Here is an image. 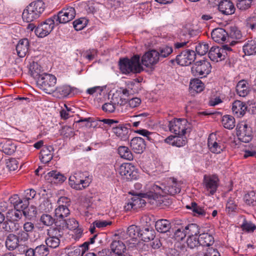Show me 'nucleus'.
Returning <instances> with one entry per match:
<instances>
[{
    "mask_svg": "<svg viewBox=\"0 0 256 256\" xmlns=\"http://www.w3.org/2000/svg\"><path fill=\"white\" fill-rule=\"evenodd\" d=\"M158 53L153 50L146 52L142 58V63L146 67L156 64L160 60Z\"/></svg>",
    "mask_w": 256,
    "mask_h": 256,
    "instance_id": "a211bd4d",
    "label": "nucleus"
},
{
    "mask_svg": "<svg viewBox=\"0 0 256 256\" xmlns=\"http://www.w3.org/2000/svg\"><path fill=\"white\" fill-rule=\"evenodd\" d=\"M243 51L247 55L255 54L256 53V41L253 40H248L243 46Z\"/></svg>",
    "mask_w": 256,
    "mask_h": 256,
    "instance_id": "a19ab883",
    "label": "nucleus"
},
{
    "mask_svg": "<svg viewBox=\"0 0 256 256\" xmlns=\"http://www.w3.org/2000/svg\"><path fill=\"white\" fill-rule=\"evenodd\" d=\"M186 236L184 227L181 226L177 228L174 234V237L177 241L182 240Z\"/></svg>",
    "mask_w": 256,
    "mask_h": 256,
    "instance_id": "052dcab7",
    "label": "nucleus"
},
{
    "mask_svg": "<svg viewBox=\"0 0 256 256\" xmlns=\"http://www.w3.org/2000/svg\"><path fill=\"white\" fill-rule=\"evenodd\" d=\"M119 67L121 72L126 74L130 72L140 73L142 70L138 55H134L130 59L127 58H120Z\"/></svg>",
    "mask_w": 256,
    "mask_h": 256,
    "instance_id": "20e7f679",
    "label": "nucleus"
},
{
    "mask_svg": "<svg viewBox=\"0 0 256 256\" xmlns=\"http://www.w3.org/2000/svg\"><path fill=\"white\" fill-rule=\"evenodd\" d=\"M236 134L238 139L242 142H248L252 138L251 127L246 122H242L236 127Z\"/></svg>",
    "mask_w": 256,
    "mask_h": 256,
    "instance_id": "9b49d317",
    "label": "nucleus"
},
{
    "mask_svg": "<svg viewBox=\"0 0 256 256\" xmlns=\"http://www.w3.org/2000/svg\"><path fill=\"white\" fill-rule=\"evenodd\" d=\"M155 228L158 232L165 233L170 230L171 228V224L168 220L162 219L156 222Z\"/></svg>",
    "mask_w": 256,
    "mask_h": 256,
    "instance_id": "c9c22d12",
    "label": "nucleus"
},
{
    "mask_svg": "<svg viewBox=\"0 0 256 256\" xmlns=\"http://www.w3.org/2000/svg\"><path fill=\"white\" fill-rule=\"evenodd\" d=\"M208 57L211 60L218 62L224 60L225 54L223 50L218 46H212L208 52Z\"/></svg>",
    "mask_w": 256,
    "mask_h": 256,
    "instance_id": "a878e982",
    "label": "nucleus"
},
{
    "mask_svg": "<svg viewBox=\"0 0 256 256\" xmlns=\"http://www.w3.org/2000/svg\"><path fill=\"white\" fill-rule=\"evenodd\" d=\"M186 242L188 246L190 248H194L200 245L199 237L198 238L197 236H188Z\"/></svg>",
    "mask_w": 256,
    "mask_h": 256,
    "instance_id": "e2e57ef3",
    "label": "nucleus"
},
{
    "mask_svg": "<svg viewBox=\"0 0 256 256\" xmlns=\"http://www.w3.org/2000/svg\"><path fill=\"white\" fill-rule=\"evenodd\" d=\"M6 166L10 171H14L18 169V162L14 158H10L6 160Z\"/></svg>",
    "mask_w": 256,
    "mask_h": 256,
    "instance_id": "0e129e2a",
    "label": "nucleus"
},
{
    "mask_svg": "<svg viewBox=\"0 0 256 256\" xmlns=\"http://www.w3.org/2000/svg\"><path fill=\"white\" fill-rule=\"evenodd\" d=\"M222 122L223 126L228 130H232L235 126V119L230 115L224 116L222 118Z\"/></svg>",
    "mask_w": 256,
    "mask_h": 256,
    "instance_id": "c03bdc74",
    "label": "nucleus"
},
{
    "mask_svg": "<svg viewBox=\"0 0 256 256\" xmlns=\"http://www.w3.org/2000/svg\"><path fill=\"white\" fill-rule=\"evenodd\" d=\"M172 48L168 46H164L160 47L157 50V52L158 53L160 60L162 58L168 56L172 53Z\"/></svg>",
    "mask_w": 256,
    "mask_h": 256,
    "instance_id": "8fccbe9b",
    "label": "nucleus"
},
{
    "mask_svg": "<svg viewBox=\"0 0 256 256\" xmlns=\"http://www.w3.org/2000/svg\"><path fill=\"white\" fill-rule=\"evenodd\" d=\"M140 81H129L126 83V88H123L122 94L126 96H128L134 94L138 93L140 90Z\"/></svg>",
    "mask_w": 256,
    "mask_h": 256,
    "instance_id": "393cba45",
    "label": "nucleus"
},
{
    "mask_svg": "<svg viewBox=\"0 0 256 256\" xmlns=\"http://www.w3.org/2000/svg\"><path fill=\"white\" fill-rule=\"evenodd\" d=\"M110 250L112 256L121 255L124 254L126 251V246L121 240H113L110 244Z\"/></svg>",
    "mask_w": 256,
    "mask_h": 256,
    "instance_id": "5701e85b",
    "label": "nucleus"
},
{
    "mask_svg": "<svg viewBox=\"0 0 256 256\" xmlns=\"http://www.w3.org/2000/svg\"><path fill=\"white\" fill-rule=\"evenodd\" d=\"M5 244L8 249L12 250L18 246H21L16 237V235L14 234H10L6 238Z\"/></svg>",
    "mask_w": 256,
    "mask_h": 256,
    "instance_id": "f704fd0d",
    "label": "nucleus"
},
{
    "mask_svg": "<svg viewBox=\"0 0 256 256\" xmlns=\"http://www.w3.org/2000/svg\"><path fill=\"white\" fill-rule=\"evenodd\" d=\"M141 230L139 226L136 225H131L127 228L126 233H120V237L122 240L130 238L132 242H136L138 238H140Z\"/></svg>",
    "mask_w": 256,
    "mask_h": 256,
    "instance_id": "f3484780",
    "label": "nucleus"
},
{
    "mask_svg": "<svg viewBox=\"0 0 256 256\" xmlns=\"http://www.w3.org/2000/svg\"><path fill=\"white\" fill-rule=\"evenodd\" d=\"M48 238L45 242L47 247L52 248H58L60 244V238L62 237V232L56 228H50L48 232Z\"/></svg>",
    "mask_w": 256,
    "mask_h": 256,
    "instance_id": "f8f14e48",
    "label": "nucleus"
},
{
    "mask_svg": "<svg viewBox=\"0 0 256 256\" xmlns=\"http://www.w3.org/2000/svg\"><path fill=\"white\" fill-rule=\"evenodd\" d=\"M54 214L56 220V222L58 223L59 222L60 223L70 214V210L67 205L62 204L58 206L55 209Z\"/></svg>",
    "mask_w": 256,
    "mask_h": 256,
    "instance_id": "4be33fe9",
    "label": "nucleus"
},
{
    "mask_svg": "<svg viewBox=\"0 0 256 256\" xmlns=\"http://www.w3.org/2000/svg\"><path fill=\"white\" fill-rule=\"evenodd\" d=\"M88 242H84L78 246H70L66 248V254L68 256H83L88 249Z\"/></svg>",
    "mask_w": 256,
    "mask_h": 256,
    "instance_id": "6ab92c4d",
    "label": "nucleus"
},
{
    "mask_svg": "<svg viewBox=\"0 0 256 256\" xmlns=\"http://www.w3.org/2000/svg\"><path fill=\"white\" fill-rule=\"evenodd\" d=\"M76 16V11L74 8H64L60 11L57 15L52 17L56 24H66L72 20Z\"/></svg>",
    "mask_w": 256,
    "mask_h": 256,
    "instance_id": "9d476101",
    "label": "nucleus"
},
{
    "mask_svg": "<svg viewBox=\"0 0 256 256\" xmlns=\"http://www.w3.org/2000/svg\"><path fill=\"white\" fill-rule=\"evenodd\" d=\"M212 40L218 43L222 42L226 40L228 33L222 28H217L214 30L211 34Z\"/></svg>",
    "mask_w": 256,
    "mask_h": 256,
    "instance_id": "7c9ffc66",
    "label": "nucleus"
},
{
    "mask_svg": "<svg viewBox=\"0 0 256 256\" xmlns=\"http://www.w3.org/2000/svg\"><path fill=\"white\" fill-rule=\"evenodd\" d=\"M0 147L3 152L8 155H11L15 152L16 146L10 140H7L2 142Z\"/></svg>",
    "mask_w": 256,
    "mask_h": 256,
    "instance_id": "473e14b6",
    "label": "nucleus"
},
{
    "mask_svg": "<svg viewBox=\"0 0 256 256\" xmlns=\"http://www.w3.org/2000/svg\"><path fill=\"white\" fill-rule=\"evenodd\" d=\"M72 92V88L68 85L61 86L57 87L55 93L57 96L60 98H64L70 95Z\"/></svg>",
    "mask_w": 256,
    "mask_h": 256,
    "instance_id": "58836bf2",
    "label": "nucleus"
},
{
    "mask_svg": "<svg viewBox=\"0 0 256 256\" xmlns=\"http://www.w3.org/2000/svg\"><path fill=\"white\" fill-rule=\"evenodd\" d=\"M190 87L192 90L200 92L202 91L204 88V84L198 78H194L191 80L190 84Z\"/></svg>",
    "mask_w": 256,
    "mask_h": 256,
    "instance_id": "3c124183",
    "label": "nucleus"
},
{
    "mask_svg": "<svg viewBox=\"0 0 256 256\" xmlns=\"http://www.w3.org/2000/svg\"><path fill=\"white\" fill-rule=\"evenodd\" d=\"M186 208L191 210L194 213V216L198 217H204L206 214V212L201 206L198 205L195 202H192L190 205H187Z\"/></svg>",
    "mask_w": 256,
    "mask_h": 256,
    "instance_id": "ea45409f",
    "label": "nucleus"
},
{
    "mask_svg": "<svg viewBox=\"0 0 256 256\" xmlns=\"http://www.w3.org/2000/svg\"><path fill=\"white\" fill-rule=\"evenodd\" d=\"M112 132L116 136L122 140H126L129 137L128 128L122 125L112 128Z\"/></svg>",
    "mask_w": 256,
    "mask_h": 256,
    "instance_id": "2f4dec72",
    "label": "nucleus"
},
{
    "mask_svg": "<svg viewBox=\"0 0 256 256\" xmlns=\"http://www.w3.org/2000/svg\"><path fill=\"white\" fill-rule=\"evenodd\" d=\"M247 106L244 102L240 100H235L232 104V110L233 114L238 117L244 115Z\"/></svg>",
    "mask_w": 256,
    "mask_h": 256,
    "instance_id": "bb28decb",
    "label": "nucleus"
},
{
    "mask_svg": "<svg viewBox=\"0 0 256 256\" xmlns=\"http://www.w3.org/2000/svg\"><path fill=\"white\" fill-rule=\"evenodd\" d=\"M194 51L190 50H186L178 54L176 60L178 64L182 66H187L190 64L196 58Z\"/></svg>",
    "mask_w": 256,
    "mask_h": 256,
    "instance_id": "2eb2a0df",
    "label": "nucleus"
},
{
    "mask_svg": "<svg viewBox=\"0 0 256 256\" xmlns=\"http://www.w3.org/2000/svg\"><path fill=\"white\" fill-rule=\"evenodd\" d=\"M40 222L46 226H50L54 224V219L49 214H43L41 216Z\"/></svg>",
    "mask_w": 256,
    "mask_h": 256,
    "instance_id": "338daca9",
    "label": "nucleus"
},
{
    "mask_svg": "<svg viewBox=\"0 0 256 256\" xmlns=\"http://www.w3.org/2000/svg\"><path fill=\"white\" fill-rule=\"evenodd\" d=\"M130 146L134 152L141 154L146 148V144L142 138L135 137L131 140Z\"/></svg>",
    "mask_w": 256,
    "mask_h": 256,
    "instance_id": "b1692460",
    "label": "nucleus"
},
{
    "mask_svg": "<svg viewBox=\"0 0 256 256\" xmlns=\"http://www.w3.org/2000/svg\"><path fill=\"white\" fill-rule=\"evenodd\" d=\"M22 210L16 209L9 213L10 220L16 222H18L22 218Z\"/></svg>",
    "mask_w": 256,
    "mask_h": 256,
    "instance_id": "774afa93",
    "label": "nucleus"
},
{
    "mask_svg": "<svg viewBox=\"0 0 256 256\" xmlns=\"http://www.w3.org/2000/svg\"><path fill=\"white\" fill-rule=\"evenodd\" d=\"M200 245L204 246H210L214 243V240L213 236L208 233L202 231L199 234Z\"/></svg>",
    "mask_w": 256,
    "mask_h": 256,
    "instance_id": "72a5a7b5",
    "label": "nucleus"
},
{
    "mask_svg": "<svg viewBox=\"0 0 256 256\" xmlns=\"http://www.w3.org/2000/svg\"><path fill=\"white\" fill-rule=\"evenodd\" d=\"M168 126L171 132L178 136H184L190 130V124L184 118H175L169 121Z\"/></svg>",
    "mask_w": 256,
    "mask_h": 256,
    "instance_id": "423d86ee",
    "label": "nucleus"
},
{
    "mask_svg": "<svg viewBox=\"0 0 256 256\" xmlns=\"http://www.w3.org/2000/svg\"><path fill=\"white\" fill-rule=\"evenodd\" d=\"M10 202L13 204L14 209L19 210L23 211L26 208H28L30 202L25 200L22 198H20L18 194H14L9 198Z\"/></svg>",
    "mask_w": 256,
    "mask_h": 256,
    "instance_id": "aec40b11",
    "label": "nucleus"
},
{
    "mask_svg": "<svg viewBox=\"0 0 256 256\" xmlns=\"http://www.w3.org/2000/svg\"><path fill=\"white\" fill-rule=\"evenodd\" d=\"M118 152L121 158L129 160H133V155L128 148L125 146H120Z\"/></svg>",
    "mask_w": 256,
    "mask_h": 256,
    "instance_id": "09e8293b",
    "label": "nucleus"
},
{
    "mask_svg": "<svg viewBox=\"0 0 256 256\" xmlns=\"http://www.w3.org/2000/svg\"><path fill=\"white\" fill-rule=\"evenodd\" d=\"M54 24L55 22L52 17L48 18L36 28V34L40 38L45 37L52 30L54 27Z\"/></svg>",
    "mask_w": 256,
    "mask_h": 256,
    "instance_id": "ddd939ff",
    "label": "nucleus"
},
{
    "mask_svg": "<svg viewBox=\"0 0 256 256\" xmlns=\"http://www.w3.org/2000/svg\"><path fill=\"white\" fill-rule=\"evenodd\" d=\"M253 0H238L237 7L240 10H246L250 7Z\"/></svg>",
    "mask_w": 256,
    "mask_h": 256,
    "instance_id": "69168bd1",
    "label": "nucleus"
},
{
    "mask_svg": "<svg viewBox=\"0 0 256 256\" xmlns=\"http://www.w3.org/2000/svg\"><path fill=\"white\" fill-rule=\"evenodd\" d=\"M54 148L52 146H44L40 151V159L44 164L50 162L53 158Z\"/></svg>",
    "mask_w": 256,
    "mask_h": 256,
    "instance_id": "cd10ccee",
    "label": "nucleus"
},
{
    "mask_svg": "<svg viewBox=\"0 0 256 256\" xmlns=\"http://www.w3.org/2000/svg\"><path fill=\"white\" fill-rule=\"evenodd\" d=\"M60 226L62 228H66L70 230H76L79 226L78 222L74 218H66L60 222Z\"/></svg>",
    "mask_w": 256,
    "mask_h": 256,
    "instance_id": "a18cd8bd",
    "label": "nucleus"
},
{
    "mask_svg": "<svg viewBox=\"0 0 256 256\" xmlns=\"http://www.w3.org/2000/svg\"><path fill=\"white\" fill-rule=\"evenodd\" d=\"M22 214L26 218L31 219L36 216L37 214L36 208L34 206H31L30 208L24 210Z\"/></svg>",
    "mask_w": 256,
    "mask_h": 256,
    "instance_id": "5fc2aeb1",
    "label": "nucleus"
},
{
    "mask_svg": "<svg viewBox=\"0 0 256 256\" xmlns=\"http://www.w3.org/2000/svg\"><path fill=\"white\" fill-rule=\"evenodd\" d=\"M186 234L188 236H197L202 232V230L196 224H190L184 226Z\"/></svg>",
    "mask_w": 256,
    "mask_h": 256,
    "instance_id": "e433bc0d",
    "label": "nucleus"
},
{
    "mask_svg": "<svg viewBox=\"0 0 256 256\" xmlns=\"http://www.w3.org/2000/svg\"><path fill=\"white\" fill-rule=\"evenodd\" d=\"M151 192H154L158 198V195L164 196L165 194L174 196L180 191V184L174 178H169L166 184L156 182L152 184Z\"/></svg>",
    "mask_w": 256,
    "mask_h": 256,
    "instance_id": "f257e3e1",
    "label": "nucleus"
},
{
    "mask_svg": "<svg viewBox=\"0 0 256 256\" xmlns=\"http://www.w3.org/2000/svg\"><path fill=\"white\" fill-rule=\"evenodd\" d=\"M46 179L50 182H63L66 180V177L57 170H52L46 176Z\"/></svg>",
    "mask_w": 256,
    "mask_h": 256,
    "instance_id": "c85d7f7f",
    "label": "nucleus"
},
{
    "mask_svg": "<svg viewBox=\"0 0 256 256\" xmlns=\"http://www.w3.org/2000/svg\"><path fill=\"white\" fill-rule=\"evenodd\" d=\"M92 179L87 173L78 172L69 178V184L76 190H82L90 185Z\"/></svg>",
    "mask_w": 256,
    "mask_h": 256,
    "instance_id": "39448f33",
    "label": "nucleus"
},
{
    "mask_svg": "<svg viewBox=\"0 0 256 256\" xmlns=\"http://www.w3.org/2000/svg\"><path fill=\"white\" fill-rule=\"evenodd\" d=\"M45 8V4L42 0L31 2L22 12L23 20L27 22L34 21L40 16Z\"/></svg>",
    "mask_w": 256,
    "mask_h": 256,
    "instance_id": "7ed1b4c3",
    "label": "nucleus"
},
{
    "mask_svg": "<svg viewBox=\"0 0 256 256\" xmlns=\"http://www.w3.org/2000/svg\"><path fill=\"white\" fill-rule=\"evenodd\" d=\"M240 227L243 230L248 232H254V230H256V225L251 222L247 221L246 219L244 220L243 222L241 224Z\"/></svg>",
    "mask_w": 256,
    "mask_h": 256,
    "instance_id": "13d9d810",
    "label": "nucleus"
},
{
    "mask_svg": "<svg viewBox=\"0 0 256 256\" xmlns=\"http://www.w3.org/2000/svg\"><path fill=\"white\" fill-rule=\"evenodd\" d=\"M212 66L207 60L195 62L192 67V72L196 76L205 77L211 72Z\"/></svg>",
    "mask_w": 256,
    "mask_h": 256,
    "instance_id": "1a4fd4ad",
    "label": "nucleus"
},
{
    "mask_svg": "<svg viewBox=\"0 0 256 256\" xmlns=\"http://www.w3.org/2000/svg\"><path fill=\"white\" fill-rule=\"evenodd\" d=\"M219 179L216 175H204L203 184L206 190L209 192V196L214 195L216 192L218 186Z\"/></svg>",
    "mask_w": 256,
    "mask_h": 256,
    "instance_id": "4468645a",
    "label": "nucleus"
},
{
    "mask_svg": "<svg viewBox=\"0 0 256 256\" xmlns=\"http://www.w3.org/2000/svg\"><path fill=\"white\" fill-rule=\"evenodd\" d=\"M236 91L240 96H246L249 92L246 82L244 80L240 81L236 85Z\"/></svg>",
    "mask_w": 256,
    "mask_h": 256,
    "instance_id": "de8ad7c7",
    "label": "nucleus"
},
{
    "mask_svg": "<svg viewBox=\"0 0 256 256\" xmlns=\"http://www.w3.org/2000/svg\"><path fill=\"white\" fill-rule=\"evenodd\" d=\"M38 209L41 212H49L52 209V204L49 200L45 198L39 205Z\"/></svg>",
    "mask_w": 256,
    "mask_h": 256,
    "instance_id": "6e6d98bb",
    "label": "nucleus"
},
{
    "mask_svg": "<svg viewBox=\"0 0 256 256\" xmlns=\"http://www.w3.org/2000/svg\"><path fill=\"white\" fill-rule=\"evenodd\" d=\"M149 188V192L146 193H137L130 200H128L124 206V210L129 211L136 210L145 206L147 202L150 203L152 200L158 198L156 196L151 192L150 186Z\"/></svg>",
    "mask_w": 256,
    "mask_h": 256,
    "instance_id": "f03ea898",
    "label": "nucleus"
},
{
    "mask_svg": "<svg viewBox=\"0 0 256 256\" xmlns=\"http://www.w3.org/2000/svg\"><path fill=\"white\" fill-rule=\"evenodd\" d=\"M117 173L124 178L128 180L136 179L137 177V171L136 167L130 163H124L121 165L115 166Z\"/></svg>",
    "mask_w": 256,
    "mask_h": 256,
    "instance_id": "6e6552de",
    "label": "nucleus"
},
{
    "mask_svg": "<svg viewBox=\"0 0 256 256\" xmlns=\"http://www.w3.org/2000/svg\"><path fill=\"white\" fill-rule=\"evenodd\" d=\"M246 204L252 206H256V192L252 190L248 192L244 198Z\"/></svg>",
    "mask_w": 256,
    "mask_h": 256,
    "instance_id": "49530a36",
    "label": "nucleus"
},
{
    "mask_svg": "<svg viewBox=\"0 0 256 256\" xmlns=\"http://www.w3.org/2000/svg\"><path fill=\"white\" fill-rule=\"evenodd\" d=\"M237 208L236 200L232 198H230L226 203V210L229 212H232L236 211Z\"/></svg>",
    "mask_w": 256,
    "mask_h": 256,
    "instance_id": "680f3d73",
    "label": "nucleus"
},
{
    "mask_svg": "<svg viewBox=\"0 0 256 256\" xmlns=\"http://www.w3.org/2000/svg\"><path fill=\"white\" fill-rule=\"evenodd\" d=\"M218 9L221 13L225 15L232 14L236 10L234 4L230 0L221 1L218 4Z\"/></svg>",
    "mask_w": 256,
    "mask_h": 256,
    "instance_id": "412c9836",
    "label": "nucleus"
},
{
    "mask_svg": "<svg viewBox=\"0 0 256 256\" xmlns=\"http://www.w3.org/2000/svg\"><path fill=\"white\" fill-rule=\"evenodd\" d=\"M126 100H122V98H120V101L118 102L117 104H114L112 102H106L102 105V110L105 112L112 113L114 112V110L118 104L121 106L126 103Z\"/></svg>",
    "mask_w": 256,
    "mask_h": 256,
    "instance_id": "37998d69",
    "label": "nucleus"
},
{
    "mask_svg": "<svg viewBox=\"0 0 256 256\" xmlns=\"http://www.w3.org/2000/svg\"><path fill=\"white\" fill-rule=\"evenodd\" d=\"M20 227L18 222L11 220L5 221L2 224V229L7 232H16L18 230Z\"/></svg>",
    "mask_w": 256,
    "mask_h": 256,
    "instance_id": "4c0bfd02",
    "label": "nucleus"
},
{
    "mask_svg": "<svg viewBox=\"0 0 256 256\" xmlns=\"http://www.w3.org/2000/svg\"><path fill=\"white\" fill-rule=\"evenodd\" d=\"M36 82L41 90L47 94H50L54 91L56 82V78L53 74L44 73L38 78Z\"/></svg>",
    "mask_w": 256,
    "mask_h": 256,
    "instance_id": "0eeeda50",
    "label": "nucleus"
},
{
    "mask_svg": "<svg viewBox=\"0 0 256 256\" xmlns=\"http://www.w3.org/2000/svg\"><path fill=\"white\" fill-rule=\"evenodd\" d=\"M29 70L31 76L34 78H38L41 76L42 71V66L37 62H32L30 63Z\"/></svg>",
    "mask_w": 256,
    "mask_h": 256,
    "instance_id": "79ce46f5",
    "label": "nucleus"
},
{
    "mask_svg": "<svg viewBox=\"0 0 256 256\" xmlns=\"http://www.w3.org/2000/svg\"><path fill=\"white\" fill-rule=\"evenodd\" d=\"M208 145L210 150L215 154H220L223 151L226 146L220 140H218L216 134L212 133L208 139Z\"/></svg>",
    "mask_w": 256,
    "mask_h": 256,
    "instance_id": "dca6fc26",
    "label": "nucleus"
},
{
    "mask_svg": "<svg viewBox=\"0 0 256 256\" xmlns=\"http://www.w3.org/2000/svg\"><path fill=\"white\" fill-rule=\"evenodd\" d=\"M60 134L64 138H70L74 136V132L72 128L68 126H64L59 130Z\"/></svg>",
    "mask_w": 256,
    "mask_h": 256,
    "instance_id": "4d7b16f0",
    "label": "nucleus"
},
{
    "mask_svg": "<svg viewBox=\"0 0 256 256\" xmlns=\"http://www.w3.org/2000/svg\"><path fill=\"white\" fill-rule=\"evenodd\" d=\"M208 44L206 42L200 43L196 46V52L200 56L205 54L208 52Z\"/></svg>",
    "mask_w": 256,
    "mask_h": 256,
    "instance_id": "bf43d9fd",
    "label": "nucleus"
},
{
    "mask_svg": "<svg viewBox=\"0 0 256 256\" xmlns=\"http://www.w3.org/2000/svg\"><path fill=\"white\" fill-rule=\"evenodd\" d=\"M29 48V42L28 39L24 38L20 40L16 46V50L18 55L20 58H24L27 54Z\"/></svg>",
    "mask_w": 256,
    "mask_h": 256,
    "instance_id": "c756f323",
    "label": "nucleus"
},
{
    "mask_svg": "<svg viewBox=\"0 0 256 256\" xmlns=\"http://www.w3.org/2000/svg\"><path fill=\"white\" fill-rule=\"evenodd\" d=\"M36 256H47L50 250L46 245L40 244L35 248Z\"/></svg>",
    "mask_w": 256,
    "mask_h": 256,
    "instance_id": "864d4df0",
    "label": "nucleus"
},
{
    "mask_svg": "<svg viewBox=\"0 0 256 256\" xmlns=\"http://www.w3.org/2000/svg\"><path fill=\"white\" fill-rule=\"evenodd\" d=\"M88 23V20L84 18H81L73 22L74 27L76 30H80L85 28Z\"/></svg>",
    "mask_w": 256,
    "mask_h": 256,
    "instance_id": "603ef678",
    "label": "nucleus"
}]
</instances>
